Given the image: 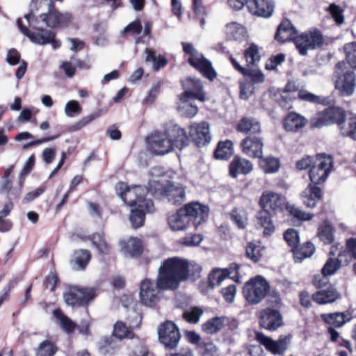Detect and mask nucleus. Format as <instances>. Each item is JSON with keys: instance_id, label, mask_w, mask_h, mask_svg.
<instances>
[{"instance_id": "1", "label": "nucleus", "mask_w": 356, "mask_h": 356, "mask_svg": "<svg viewBox=\"0 0 356 356\" xmlns=\"http://www.w3.org/2000/svg\"><path fill=\"white\" fill-rule=\"evenodd\" d=\"M149 176L148 189L138 185L129 186L124 182L115 186L118 195L131 208L129 220L135 228L143 225L145 215L154 211L152 201L145 197L147 191L154 195L163 196L174 205L181 204L186 199L184 188L168 181L169 176L162 167L152 168Z\"/></svg>"}, {"instance_id": "2", "label": "nucleus", "mask_w": 356, "mask_h": 356, "mask_svg": "<svg viewBox=\"0 0 356 356\" xmlns=\"http://www.w3.org/2000/svg\"><path fill=\"white\" fill-rule=\"evenodd\" d=\"M201 272L200 265L193 261L176 257L168 258L162 264L159 283L164 288L177 289L181 282L200 278Z\"/></svg>"}, {"instance_id": "3", "label": "nucleus", "mask_w": 356, "mask_h": 356, "mask_svg": "<svg viewBox=\"0 0 356 356\" xmlns=\"http://www.w3.org/2000/svg\"><path fill=\"white\" fill-rule=\"evenodd\" d=\"M186 131L178 124H168L163 132L152 134L147 139L150 152L156 155H164L175 149H182L188 144Z\"/></svg>"}, {"instance_id": "4", "label": "nucleus", "mask_w": 356, "mask_h": 356, "mask_svg": "<svg viewBox=\"0 0 356 356\" xmlns=\"http://www.w3.org/2000/svg\"><path fill=\"white\" fill-rule=\"evenodd\" d=\"M209 208L198 202H192L180 208L177 212L170 214L167 222L173 232L186 230L193 222L195 228L205 222L209 216Z\"/></svg>"}, {"instance_id": "5", "label": "nucleus", "mask_w": 356, "mask_h": 356, "mask_svg": "<svg viewBox=\"0 0 356 356\" xmlns=\"http://www.w3.org/2000/svg\"><path fill=\"white\" fill-rule=\"evenodd\" d=\"M334 88L342 97L352 96L356 88V75L343 62L338 63L333 74Z\"/></svg>"}, {"instance_id": "6", "label": "nucleus", "mask_w": 356, "mask_h": 356, "mask_svg": "<svg viewBox=\"0 0 356 356\" xmlns=\"http://www.w3.org/2000/svg\"><path fill=\"white\" fill-rule=\"evenodd\" d=\"M181 44L184 53L190 56L188 58V63L200 72L204 76L210 81L213 80L217 74L211 61L199 52L191 43L182 42Z\"/></svg>"}, {"instance_id": "7", "label": "nucleus", "mask_w": 356, "mask_h": 356, "mask_svg": "<svg viewBox=\"0 0 356 356\" xmlns=\"http://www.w3.org/2000/svg\"><path fill=\"white\" fill-rule=\"evenodd\" d=\"M334 169L333 157L325 153L315 155L314 164L309 170V179L312 184H321L326 181Z\"/></svg>"}, {"instance_id": "8", "label": "nucleus", "mask_w": 356, "mask_h": 356, "mask_svg": "<svg viewBox=\"0 0 356 356\" xmlns=\"http://www.w3.org/2000/svg\"><path fill=\"white\" fill-rule=\"evenodd\" d=\"M270 286L266 280L261 275H257L245 283L243 295L251 305L259 303L269 291Z\"/></svg>"}, {"instance_id": "9", "label": "nucleus", "mask_w": 356, "mask_h": 356, "mask_svg": "<svg viewBox=\"0 0 356 356\" xmlns=\"http://www.w3.org/2000/svg\"><path fill=\"white\" fill-rule=\"evenodd\" d=\"M162 271V265L160 266L159 276L156 282L145 279L140 284V300L141 302L147 306L154 305L159 300V293L161 289L174 290L176 288H164L159 283L161 274Z\"/></svg>"}, {"instance_id": "10", "label": "nucleus", "mask_w": 356, "mask_h": 356, "mask_svg": "<svg viewBox=\"0 0 356 356\" xmlns=\"http://www.w3.org/2000/svg\"><path fill=\"white\" fill-rule=\"evenodd\" d=\"M17 23L21 32L32 42L40 45L51 44L54 49L60 47V42L55 39V34L52 31L38 29L36 32H33L22 24L20 19H17Z\"/></svg>"}, {"instance_id": "11", "label": "nucleus", "mask_w": 356, "mask_h": 356, "mask_svg": "<svg viewBox=\"0 0 356 356\" xmlns=\"http://www.w3.org/2000/svg\"><path fill=\"white\" fill-rule=\"evenodd\" d=\"M294 42L300 54L305 56L309 50L321 47L323 42V38L319 31L314 29L296 36Z\"/></svg>"}, {"instance_id": "12", "label": "nucleus", "mask_w": 356, "mask_h": 356, "mask_svg": "<svg viewBox=\"0 0 356 356\" xmlns=\"http://www.w3.org/2000/svg\"><path fill=\"white\" fill-rule=\"evenodd\" d=\"M95 296V290L92 288H81L76 286H70L64 293L65 303L70 306L86 305Z\"/></svg>"}, {"instance_id": "13", "label": "nucleus", "mask_w": 356, "mask_h": 356, "mask_svg": "<svg viewBox=\"0 0 356 356\" xmlns=\"http://www.w3.org/2000/svg\"><path fill=\"white\" fill-rule=\"evenodd\" d=\"M158 334L160 341L170 349L177 346L181 337L179 328L172 321H166L161 325Z\"/></svg>"}, {"instance_id": "14", "label": "nucleus", "mask_w": 356, "mask_h": 356, "mask_svg": "<svg viewBox=\"0 0 356 356\" xmlns=\"http://www.w3.org/2000/svg\"><path fill=\"white\" fill-rule=\"evenodd\" d=\"M259 323L264 329L275 331L283 325V319L278 310L266 308L259 312Z\"/></svg>"}, {"instance_id": "15", "label": "nucleus", "mask_w": 356, "mask_h": 356, "mask_svg": "<svg viewBox=\"0 0 356 356\" xmlns=\"http://www.w3.org/2000/svg\"><path fill=\"white\" fill-rule=\"evenodd\" d=\"M239 266L236 264H232L228 268H216L209 275V285L213 288L219 286L222 282L229 276L237 282H241V277L238 275Z\"/></svg>"}, {"instance_id": "16", "label": "nucleus", "mask_w": 356, "mask_h": 356, "mask_svg": "<svg viewBox=\"0 0 356 356\" xmlns=\"http://www.w3.org/2000/svg\"><path fill=\"white\" fill-rule=\"evenodd\" d=\"M285 203L286 200L283 195L270 191L263 192L259 199V205L263 209L262 210L267 211L269 210L281 211Z\"/></svg>"}, {"instance_id": "17", "label": "nucleus", "mask_w": 356, "mask_h": 356, "mask_svg": "<svg viewBox=\"0 0 356 356\" xmlns=\"http://www.w3.org/2000/svg\"><path fill=\"white\" fill-rule=\"evenodd\" d=\"M13 172V166H10L5 171L4 176L1 181V192L7 194L10 200L17 199L22 193L23 181L19 179L11 183L9 177Z\"/></svg>"}, {"instance_id": "18", "label": "nucleus", "mask_w": 356, "mask_h": 356, "mask_svg": "<svg viewBox=\"0 0 356 356\" xmlns=\"http://www.w3.org/2000/svg\"><path fill=\"white\" fill-rule=\"evenodd\" d=\"M190 136L197 146L207 145L211 139L209 124L202 122L192 124L190 127Z\"/></svg>"}, {"instance_id": "19", "label": "nucleus", "mask_w": 356, "mask_h": 356, "mask_svg": "<svg viewBox=\"0 0 356 356\" xmlns=\"http://www.w3.org/2000/svg\"><path fill=\"white\" fill-rule=\"evenodd\" d=\"M255 339L273 354L282 355L287 348V343L285 339H280L279 340L274 341L270 337L259 332L256 333Z\"/></svg>"}, {"instance_id": "20", "label": "nucleus", "mask_w": 356, "mask_h": 356, "mask_svg": "<svg viewBox=\"0 0 356 356\" xmlns=\"http://www.w3.org/2000/svg\"><path fill=\"white\" fill-rule=\"evenodd\" d=\"M184 89V92H187L188 96L195 98L200 102L206 100L205 93L203 90L202 81L199 79L194 77H187L181 82Z\"/></svg>"}, {"instance_id": "21", "label": "nucleus", "mask_w": 356, "mask_h": 356, "mask_svg": "<svg viewBox=\"0 0 356 356\" xmlns=\"http://www.w3.org/2000/svg\"><path fill=\"white\" fill-rule=\"evenodd\" d=\"M273 0H248V8L250 11L259 17L268 18L274 11Z\"/></svg>"}, {"instance_id": "22", "label": "nucleus", "mask_w": 356, "mask_h": 356, "mask_svg": "<svg viewBox=\"0 0 356 356\" xmlns=\"http://www.w3.org/2000/svg\"><path fill=\"white\" fill-rule=\"evenodd\" d=\"M133 316L135 318L134 322H128L127 325L122 321H117L113 326V334L118 339L133 338V328L138 327L140 322V316L136 312H133Z\"/></svg>"}, {"instance_id": "23", "label": "nucleus", "mask_w": 356, "mask_h": 356, "mask_svg": "<svg viewBox=\"0 0 356 356\" xmlns=\"http://www.w3.org/2000/svg\"><path fill=\"white\" fill-rule=\"evenodd\" d=\"M187 92H183L179 95L177 102V111L179 113L186 118H193L198 113V107L193 102L195 98H191L187 95Z\"/></svg>"}, {"instance_id": "24", "label": "nucleus", "mask_w": 356, "mask_h": 356, "mask_svg": "<svg viewBox=\"0 0 356 356\" xmlns=\"http://www.w3.org/2000/svg\"><path fill=\"white\" fill-rule=\"evenodd\" d=\"M264 144L261 139L247 137L241 141L242 152L248 156L261 158L263 155Z\"/></svg>"}, {"instance_id": "25", "label": "nucleus", "mask_w": 356, "mask_h": 356, "mask_svg": "<svg viewBox=\"0 0 356 356\" xmlns=\"http://www.w3.org/2000/svg\"><path fill=\"white\" fill-rule=\"evenodd\" d=\"M253 170V164L248 159L235 156L229 164V174L236 178L240 175H248Z\"/></svg>"}, {"instance_id": "26", "label": "nucleus", "mask_w": 356, "mask_h": 356, "mask_svg": "<svg viewBox=\"0 0 356 356\" xmlns=\"http://www.w3.org/2000/svg\"><path fill=\"white\" fill-rule=\"evenodd\" d=\"M42 20L49 27L58 26H67L71 21V15L68 13L62 14L57 11H50L48 14L40 15Z\"/></svg>"}, {"instance_id": "27", "label": "nucleus", "mask_w": 356, "mask_h": 356, "mask_svg": "<svg viewBox=\"0 0 356 356\" xmlns=\"http://www.w3.org/2000/svg\"><path fill=\"white\" fill-rule=\"evenodd\" d=\"M120 251L124 257H134L142 252V243L137 238H129L120 241Z\"/></svg>"}, {"instance_id": "28", "label": "nucleus", "mask_w": 356, "mask_h": 356, "mask_svg": "<svg viewBox=\"0 0 356 356\" xmlns=\"http://www.w3.org/2000/svg\"><path fill=\"white\" fill-rule=\"evenodd\" d=\"M307 120L302 115L295 113H289L284 120L283 125L286 131L297 132L307 124Z\"/></svg>"}, {"instance_id": "29", "label": "nucleus", "mask_w": 356, "mask_h": 356, "mask_svg": "<svg viewBox=\"0 0 356 356\" xmlns=\"http://www.w3.org/2000/svg\"><path fill=\"white\" fill-rule=\"evenodd\" d=\"M321 190L315 184H309L301 194L303 204L308 208H314L321 199Z\"/></svg>"}, {"instance_id": "30", "label": "nucleus", "mask_w": 356, "mask_h": 356, "mask_svg": "<svg viewBox=\"0 0 356 356\" xmlns=\"http://www.w3.org/2000/svg\"><path fill=\"white\" fill-rule=\"evenodd\" d=\"M90 65L85 61H83L75 56H72L70 60L61 62L60 68L64 72L67 77H72L75 74L77 68L87 70L89 69Z\"/></svg>"}, {"instance_id": "31", "label": "nucleus", "mask_w": 356, "mask_h": 356, "mask_svg": "<svg viewBox=\"0 0 356 356\" xmlns=\"http://www.w3.org/2000/svg\"><path fill=\"white\" fill-rule=\"evenodd\" d=\"M296 33L297 31L291 21L285 19L278 26L275 38L280 42H285L294 40Z\"/></svg>"}, {"instance_id": "32", "label": "nucleus", "mask_w": 356, "mask_h": 356, "mask_svg": "<svg viewBox=\"0 0 356 356\" xmlns=\"http://www.w3.org/2000/svg\"><path fill=\"white\" fill-rule=\"evenodd\" d=\"M257 225L264 229V236H270L275 232V226L270 213L266 210L259 211L256 216Z\"/></svg>"}, {"instance_id": "33", "label": "nucleus", "mask_w": 356, "mask_h": 356, "mask_svg": "<svg viewBox=\"0 0 356 356\" xmlns=\"http://www.w3.org/2000/svg\"><path fill=\"white\" fill-rule=\"evenodd\" d=\"M322 319L328 324L339 327L352 319V315L349 312H336L321 314Z\"/></svg>"}, {"instance_id": "34", "label": "nucleus", "mask_w": 356, "mask_h": 356, "mask_svg": "<svg viewBox=\"0 0 356 356\" xmlns=\"http://www.w3.org/2000/svg\"><path fill=\"white\" fill-rule=\"evenodd\" d=\"M225 33L229 40L237 41L243 40L246 37L245 27L237 22L227 24L225 27Z\"/></svg>"}, {"instance_id": "35", "label": "nucleus", "mask_w": 356, "mask_h": 356, "mask_svg": "<svg viewBox=\"0 0 356 356\" xmlns=\"http://www.w3.org/2000/svg\"><path fill=\"white\" fill-rule=\"evenodd\" d=\"M338 291L330 288L327 290H321L313 294V300L318 304L325 305L334 302L339 298Z\"/></svg>"}, {"instance_id": "36", "label": "nucleus", "mask_w": 356, "mask_h": 356, "mask_svg": "<svg viewBox=\"0 0 356 356\" xmlns=\"http://www.w3.org/2000/svg\"><path fill=\"white\" fill-rule=\"evenodd\" d=\"M237 130L243 134H259L261 131L259 121L252 118H243L237 125Z\"/></svg>"}, {"instance_id": "37", "label": "nucleus", "mask_w": 356, "mask_h": 356, "mask_svg": "<svg viewBox=\"0 0 356 356\" xmlns=\"http://www.w3.org/2000/svg\"><path fill=\"white\" fill-rule=\"evenodd\" d=\"M92 245L99 254L107 255L110 253L111 247L102 233H95L89 236Z\"/></svg>"}, {"instance_id": "38", "label": "nucleus", "mask_w": 356, "mask_h": 356, "mask_svg": "<svg viewBox=\"0 0 356 356\" xmlns=\"http://www.w3.org/2000/svg\"><path fill=\"white\" fill-rule=\"evenodd\" d=\"M344 256L345 252H340L339 254V258L337 260L329 259L322 268L323 275L326 277L334 274L339 268V263L348 264L349 261L346 258L343 259Z\"/></svg>"}, {"instance_id": "39", "label": "nucleus", "mask_w": 356, "mask_h": 356, "mask_svg": "<svg viewBox=\"0 0 356 356\" xmlns=\"http://www.w3.org/2000/svg\"><path fill=\"white\" fill-rule=\"evenodd\" d=\"M54 316L56 319L57 323L61 327L65 332L70 334L74 332L76 327V323L65 316L61 310H54Z\"/></svg>"}, {"instance_id": "40", "label": "nucleus", "mask_w": 356, "mask_h": 356, "mask_svg": "<svg viewBox=\"0 0 356 356\" xmlns=\"http://www.w3.org/2000/svg\"><path fill=\"white\" fill-rule=\"evenodd\" d=\"M259 166L266 174L278 172L280 168V160L273 156L261 157Z\"/></svg>"}, {"instance_id": "41", "label": "nucleus", "mask_w": 356, "mask_h": 356, "mask_svg": "<svg viewBox=\"0 0 356 356\" xmlns=\"http://www.w3.org/2000/svg\"><path fill=\"white\" fill-rule=\"evenodd\" d=\"M298 97L302 101L312 104L327 105L330 103L329 97L318 96L304 89L298 90Z\"/></svg>"}, {"instance_id": "42", "label": "nucleus", "mask_w": 356, "mask_h": 356, "mask_svg": "<svg viewBox=\"0 0 356 356\" xmlns=\"http://www.w3.org/2000/svg\"><path fill=\"white\" fill-rule=\"evenodd\" d=\"M293 258L296 262H301L304 259L310 257L315 252V247L310 242L306 243L303 246L292 249Z\"/></svg>"}, {"instance_id": "43", "label": "nucleus", "mask_w": 356, "mask_h": 356, "mask_svg": "<svg viewBox=\"0 0 356 356\" xmlns=\"http://www.w3.org/2000/svg\"><path fill=\"white\" fill-rule=\"evenodd\" d=\"M145 62L152 63L153 69L155 71H158L160 68H163L168 63V60L164 56L155 55L154 51L151 49L146 48L145 50Z\"/></svg>"}, {"instance_id": "44", "label": "nucleus", "mask_w": 356, "mask_h": 356, "mask_svg": "<svg viewBox=\"0 0 356 356\" xmlns=\"http://www.w3.org/2000/svg\"><path fill=\"white\" fill-rule=\"evenodd\" d=\"M281 88H273L270 90L272 96L281 107L289 110L292 107V100L289 94H284Z\"/></svg>"}, {"instance_id": "45", "label": "nucleus", "mask_w": 356, "mask_h": 356, "mask_svg": "<svg viewBox=\"0 0 356 356\" xmlns=\"http://www.w3.org/2000/svg\"><path fill=\"white\" fill-rule=\"evenodd\" d=\"M233 154V143L230 140L221 141L218 143L214 156L217 159H227Z\"/></svg>"}, {"instance_id": "46", "label": "nucleus", "mask_w": 356, "mask_h": 356, "mask_svg": "<svg viewBox=\"0 0 356 356\" xmlns=\"http://www.w3.org/2000/svg\"><path fill=\"white\" fill-rule=\"evenodd\" d=\"M340 131L343 136L356 140V115L350 116L341 125Z\"/></svg>"}, {"instance_id": "47", "label": "nucleus", "mask_w": 356, "mask_h": 356, "mask_svg": "<svg viewBox=\"0 0 356 356\" xmlns=\"http://www.w3.org/2000/svg\"><path fill=\"white\" fill-rule=\"evenodd\" d=\"M244 57L248 65H257L261 60L259 47L255 44H251L244 52Z\"/></svg>"}, {"instance_id": "48", "label": "nucleus", "mask_w": 356, "mask_h": 356, "mask_svg": "<svg viewBox=\"0 0 356 356\" xmlns=\"http://www.w3.org/2000/svg\"><path fill=\"white\" fill-rule=\"evenodd\" d=\"M333 227L327 221H325L318 227V236L324 243L330 244L334 241Z\"/></svg>"}, {"instance_id": "49", "label": "nucleus", "mask_w": 356, "mask_h": 356, "mask_svg": "<svg viewBox=\"0 0 356 356\" xmlns=\"http://www.w3.org/2000/svg\"><path fill=\"white\" fill-rule=\"evenodd\" d=\"M326 111L330 123L337 124L340 129L345 120V111L339 107H330L326 108Z\"/></svg>"}, {"instance_id": "50", "label": "nucleus", "mask_w": 356, "mask_h": 356, "mask_svg": "<svg viewBox=\"0 0 356 356\" xmlns=\"http://www.w3.org/2000/svg\"><path fill=\"white\" fill-rule=\"evenodd\" d=\"M90 253L87 250H79L74 252L73 261L77 266V270H83L90 260Z\"/></svg>"}, {"instance_id": "51", "label": "nucleus", "mask_w": 356, "mask_h": 356, "mask_svg": "<svg viewBox=\"0 0 356 356\" xmlns=\"http://www.w3.org/2000/svg\"><path fill=\"white\" fill-rule=\"evenodd\" d=\"M224 324L222 318H213L209 319L202 325V330L207 334H214L220 330Z\"/></svg>"}, {"instance_id": "52", "label": "nucleus", "mask_w": 356, "mask_h": 356, "mask_svg": "<svg viewBox=\"0 0 356 356\" xmlns=\"http://www.w3.org/2000/svg\"><path fill=\"white\" fill-rule=\"evenodd\" d=\"M192 10L195 17L200 19V26L204 27L206 24L204 17L208 15V10L203 3V0H193Z\"/></svg>"}, {"instance_id": "53", "label": "nucleus", "mask_w": 356, "mask_h": 356, "mask_svg": "<svg viewBox=\"0 0 356 356\" xmlns=\"http://www.w3.org/2000/svg\"><path fill=\"white\" fill-rule=\"evenodd\" d=\"M263 250L260 244L249 243L246 247V256L254 262H257L262 257Z\"/></svg>"}, {"instance_id": "54", "label": "nucleus", "mask_w": 356, "mask_h": 356, "mask_svg": "<svg viewBox=\"0 0 356 356\" xmlns=\"http://www.w3.org/2000/svg\"><path fill=\"white\" fill-rule=\"evenodd\" d=\"M204 310L198 307H193L186 310L183 316L186 321L191 323H197L202 316Z\"/></svg>"}, {"instance_id": "55", "label": "nucleus", "mask_w": 356, "mask_h": 356, "mask_svg": "<svg viewBox=\"0 0 356 356\" xmlns=\"http://www.w3.org/2000/svg\"><path fill=\"white\" fill-rule=\"evenodd\" d=\"M343 49L347 62L352 67L356 69V42L346 44Z\"/></svg>"}, {"instance_id": "56", "label": "nucleus", "mask_w": 356, "mask_h": 356, "mask_svg": "<svg viewBox=\"0 0 356 356\" xmlns=\"http://www.w3.org/2000/svg\"><path fill=\"white\" fill-rule=\"evenodd\" d=\"M311 126L312 127H322L330 124L326 109L317 113L311 119Z\"/></svg>"}, {"instance_id": "57", "label": "nucleus", "mask_w": 356, "mask_h": 356, "mask_svg": "<svg viewBox=\"0 0 356 356\" xmlns=\"http://www.w3.org/2000/svg\"><path fill=\"white\" fill-rule=\"evenodd\" d=\"M232 219L238 228H245L248 224L247 213L244 210L235 209L231 213Z\"/></svg>"}, {"instance_id": "58", "label": "nucleus", "mask_w": 356, "mask_h": 356, "mask_svg": "<svg viewBox=\"0 0 356 356\" xmlns=\"http://www.w3.org/2000/svg\"><path fill=\"white\" fill-rule=\"evenodd\" d=\"M287 211L291 216L300 220H310L313 218V215L304 212L299 207L292 204L286 207Z\"/></svg>"}, {"instance_id": "59", "label": "nucleus", "mask_w": 356, "mask_h": 356, "mask_svg": "<svg viewBox=\"0 0 356 356\" xmlns=\"http://www.w3.org/2000/svg\"><path fill=\"white\" fill-rule=\"evenodd\" d=\"M82 108L76 100L67 102L65 106V113L67 117L72 118L81 113Z\"/></svg>"}, {"instance_id": "60", "label": "nucleus", "mask_w": 356, "mask_h": 356, "mask_svg": "<svg viewBox=\"0 0 356 356\" xmlns=\"http://www.w3.org/2000/svg\"><path fill=\"white\" fill-rule=\"evenodd\" d=\"M56 352V348L54 345L49 341H44L40 343L38 350V355L39 356H53Z\"/></svg>"}, {"instance_id": "61", "label": "nucleus", "mask_w": 356, "mask_h": 356, "mask_svg": "<svg viewBox=\"0 0 356 356\" xmlns=\"http://www.w3.org/2000/svg\"><path fill=\"white\" fill-rule=\"evenodd\" d=\"M284 238L286 242L292 249L296 248L300 242L298 233L294 229H289L284 234Z\"/></svg>"}, {"instance_id": "62", "label": "nucleus", "mask_w": 356, "mask_h": 356, "mask_svg": "<svg viewBox=\"0 0 356 356\" xmlns=\"http://www.w3.org/2000/svg\"><path fill=\"white\" fill-rule=\"evenodd\" d=\"M202 240L203 236L201 234H188L181 238V243L186 246L193 247L199 245Z\"/></svg>"}, {"instance_id": "63", "label": "nucleus", "mask_w": 356, "mask_h": 356, "mask_svg": "<svg viewBox=\"0 0 356 356\" xmlns=\"http://www.w3.org/2000/svg\"><path fill=\"white\" fill-rule=\"evenodd\" d=\"M240 89L241 97L243 99H247L252 94H253L254 86L250 81H245L241 84Z\"/></svg>"}, {"instance_id": "64", "label": "nucleus", "mask_w": 356, "mask_h": 356, "mask_svg": "<svg viewBox=\"0 0 356 356\" xmlns=\"http://www.w3.org/2000/svg\"><path fill=\"white\" fill-rule=\"evenodd\" d=\"M332 17L337 24H341L343 23V16L341 8L335 4H331L328 8Z\"/></svg>"}]
</instances>
